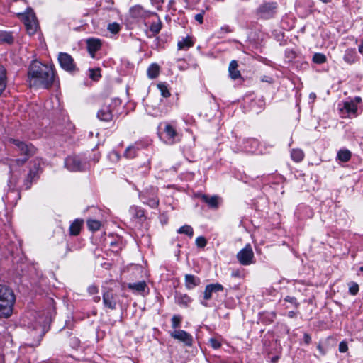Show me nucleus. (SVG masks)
Masks as SVG:
<instances>
[{
    "label": "nucleus",
    "mask_w": 363,
    "mask_h": 363,
    "mask_svg": "<svg viewBox=\"0 0 363 363\" xmlns=\"http://www.w3.org/2000/svg\"><path fill=\"white\" fill-rule=\"evenodd\" d=\"M321 1H323V3H329L332 0H320Z\"/></svg>",
    "instance_id": "obj_55"
},
{
    "label": "nucleus",
    "mask_w": 363,
    "mask_h": 363,
    "mask_svg": "<svg viewBox=\"0 0 363 363\" xmlns=\"http://www.w3.org/2000/svg\"><path fill=\"white\" fill-rule=\"evenodd\" d=\"M344 108L347 113H352L354 114H355L357 111V104L354 101L345 102Z\"/></svg>",
    "instance_id": "obj_29"
},
{
    "label": "nucleus",
    "mask_w": 363,
    "mask_h": 363,
    "mask_svg": "<svg viewBox=\"0 0 363 363\" xmlns=\"http://www.w3.org/2000/svg\"><path fill=\"white\" fill-rule=\"evenodd\" d=\"M178 233L180 234H186L189 237H192L194 235L193 228L190 225H184L178 230Z\"/></svg>",
    "instance_id": "obj_31"
},
{
    "label": "nucleus",
    "mask_w": 363,
    "mask_h": 363,
    "mask_svg": "<svg viewBox=\"0 0 363 363\" xmlns=\"http://www.w3.org/2000/svg\"><path fill=\"white\" fill-rule=\"evenodd\" d=\"M164 132L166 133L169 139L174 140L177 135V132L175 128L170 124H167L164 128Z\"/></svg>",
    "instance_id": "obj_26"
},
{
    "label": "nucleus",
    "mask_w": 363,
    "mask_h": 363,
    "mask_svg": "<svg viewBox=\"0 0 363 363\" xmlns=\"http://www.w3.org/2000/svg\"><path fill=\"white\" fill-rule=\"evenodd\" d=\"M285 301H287V302H289V303H294L295 304L296 306H298V303H296V298L294 297H291V296H286L285 298Z\"/></svg>",
    "instance_id": "obj_45"
},
{
    "label": "nucleus",
    "mask_w": 363,
    "mask_h": 363,
    "mask_svg": "<svg viewBox=\"0 0 363 363\" xmlns=\"http://www.w3.org/2000/svg\"><path fill=\"white\" fill-rule=\"evenodd\" d=\"M128 288L132 290L137 291L138 292L143 291L146 288L147 285L145 281H141L137 283H130L128 285Z\"/></svg>",
    "instance_id": "obj_21"
},
{
    "label": "nucleus",
    "mask_w": 363,
    "mask_h": 363,
    "mask_svg": "<svg viewBox=\"0 0 363 363\" xmlns=\"http://www.w3.org/2000/svg\"><path fill=\"white\" fill-rule=\"evenodd\" d=\"M15 296L13 291L4 284H0V317L9 318L13 312Z\"/></svg>",
    "instance_id": "obj_2"
},
{
    "label": "nucleus",
    "mask_w": 363,
    "mask_h": 363,
    "mask_svg": "<svg viewBox=\"0 0 363 363\" xmlns=\"http://www.w3.org/2000/svg\"><path fill=\"white\" fill-rule=\"evenodd\" d=\"M171 337L184 342L186 345H191L192 337L184 330H175L171 333Z\"/></svg>",
    "instance_id": "obj_11"
},
{
    "label": "nucleus",
    "mask_w": 363,
    "mask_h": 363,
    "mask_svg": "<svg viewBox=\"0 0 363 363\" xmlns=\"http://www.w3.org/2000/svg\"><path fill=\"white\" fill-rule=\"evenodd\" d=\"M87 225L92 231L98 230L101 227V223L96 220H88Z\"/></svg>",
    "instance_id": "obj_32"
},
{
    "label": "nucleus",
    "mask_w": 363,
    "mask_h": 363,
    "mask_svg": "<svg viewBox=\"0 0 363 363\" xmlns=\"http://www.w3.org/2000/svg\"><path fill=\"white\" fill-rule=\"evenodd\" d=\"M203 13L204 11H203L202 13H198L195 16L196 21H197L200 24H202L203 22Z\"/></svg>",
    "instance_id": "obj_44"
},
{
    "label": "nucleus",
    "mask_w": 363,
    "mask_h": 363,
    "mask_svg": "<svg viewBox=\"0 0 363 363\" xmlns=\"http://www.w3.org/2000/svg\"><path fill=\"white\" fill-rule=\"evenodd\" d=\"M160 1H161L162 2H163V1H164V0H160Z\"/></svg>",
    "instance_id": "obj_57"
},
{
    "label": "nucleus",
    "mask_w": 363,
    "mask_h": 363,
    "mask_svg": "<svg viewBox=\"0 0 363 363\" xmlns=\"http://www.w3.org/2000/svg\"><path fill=\"white\" fill-rule=\"evenodd\" d=\"M355 101H356V103H359L361 101V98L360 97H356L355 98Z\"/></svg>",
    "instance_id": "obj_54"
},
{
    "label": "nucleus",
    "mask_w": 363,
    "mask_h": 363,
    "mask_svg": "<svg viewBox=\"0 0 363 363\" xmlns=\"http://www.w3.org/2000/svg\"><path fill=\"white\" fill-rule=\"evenodd\" d=\"M28 76L30 87L48 89L54 82L55 74L51 67L34 61L29 67Z\"/></svg>",
    "instance_id": "obj_1"
},
{
    "label": "nucleus",
    "mask_w": 363,
    "mask_h": 363,
    "mask_svg": "<svg viewBox=\"0 0 363 363\" xmlns=\"http://www.w3.org/2000/svg\"><path fill=\"white\" fill-rule=\"evenodd\" d=\"M277 5L275 3H264L257 10V14L263 18H270L275 13Z\"/></svg>",
    "instance_id": "obj_7"
},
{
    "label": "nucleus",
    "mask_w": 363,
    "mask_h": 363,
    "mask_svg": "<svg viewBox=\"0 0 363 363\" xmlns=\"http://www.w3.org/2000/svg\"><path fill=\"white\" fill-rule=\"evenodd\" d=\"M137 216H138V217H140V218L143 217V216H144L143 212V211H141V212H138V213H137Z\"/></svg>",
    "instance_id": "obj_52"
},
{
    "label": "nucleus",
    "mask_w": 363,
    "mask_h": 363,
    "mask_svg": "<svg viewBox=\"0 0 363 363\" xmlns=\"http://www.w3.org/2000/svg\"><path fill=\"white\" fill-rule=\"evenodd\" d=\"M291 158L295 162H301L303 159L304 154H303V152L301 150L294 149L291 151Z\"/></svg>",
    "instance_id": "obj_27"
},
{
    "label": "nucleus",
    "mask_w": 363,
    "mask_h": 363,
    "mask_svg": "<svg viewBox=\"0 0 363 363\" xmlns=\"http://www.w3.org/2000/svg\"><path fill=\"white\" fill-rule=\"evenodd\" d=\"M162 28V23L160 20L158 18L157 21L153 22L150 26V30L154 34H157Z\"/></svg>",
    "instance_id": "obj_30"
},
{
    "label": "nucleus",
    "mask_w": 363,
    "mask_h": 363,
    "mask_svg": "<svg viewBox=\"0 0 363 363\" xmlns=\"http://www.w3.org/2000/svg\"><path fill=\"white\" fill-rule=\"evenodd\" d=\"M108 30L112 33H117L120 30V26L117 23H110L108 26Z\"/></svg>",
    "instance_id": "obj_38"
},
{
    "label": "nucleus",
    "mask_w": 363,
    "mask_h": 363,
    "mask_svg": "<svg viewBox=\"0 0 363 363\" xmlns=\"http://www.w3.org/2000/svg\"><path fill=\"white\" fill-rule=\"evenodd\" d=\"M83 221L75 220L70 225L69 232L72 235H77L79 234Z\"/></svg>",
    "instance_id": "obj_19"
},
{
    "label": "nucleus",
    "mask_w": 363,
    "mask_h": 363,
    "mask_svg": "<svg viewBox=\"0 0 363 363\" xmlns=\"http://www.w3.org/2000/svg\"><path fill=\"white\" fill-rule=\"evenodd\" d=\"M352 154L348 150H340L337 152V158L340 161L346 162L351 158Z\"/></svg>",
    "instance_id": "obj_23"
},
{
    "label": "nucleus",
    "mask_w": 363,
    "mask_h": 363,
    "mask_svg": "<svg viewBox=\"0 0 363 363\" xmlns=\"http://www.w3.org/2000/svg\"><path fill=\"white\" fill-rule=\"evenodd\" d=\"M360 271H363V267H360Z\"/></svg>",
    "instance_id": "obj_56"
},
{
    "label": "nucleus",
    "mask_w": 363,
    "mask_h": 363,
    "mask_svg": "<svg viewBox=\"0 0 363 363\" xmlns=\"http://www.w3.org/2000/svg\"><path fill=\"white\" fill-rule=\"evenodd\" d=\"M355 54L356 52L354 49H347L344 56V60L350 64L354 62Z\"/></svg>",
    "instance_id": "obj_24"
},
{
    "label": "nucleus",
    "mask_w": 363,
    "mask_h": 363,
    "mask_svg": "<svg viewBox=\"0 0 363 363\" xmlns=\"http://www.w3.org/2000/svg\"><path fill=\"white\" fill-rule=\"evenodd\" d=\"M60 65L65 70L72 72L77 70L76 65L72 56L65 52H60L58 55Z\"/></svg>",
    "instance_id": "obj_6"
},
{
    "label": "nucleus",
    "mask_w": 363,
    "mask_h": 363,
    "mask_svg": "<svg viewBox=\"0 0 363 363\" xmlns=\"http://www.w3.org/2000/svg\"><path fill=\"white\" fill-rule=\"evenodd\" d=\"M207 241L204 237H199L196 240V244L199 247H204L206 245Z\"/></svg>",
    "instance_id": "obj_41"
},
{
    "label": "nucleus",
    "mask_w": 363,
    "mask_h": 363,
    "mask_svg": "<svg viewBox=\"0 0 363 363\" xmlns=\"http://www.w3.org/2000/svg\"><path fill=\"white\" fill-rule=\"evenodd\" d=\"M210 342H211V345L212 346V347H213L214 349H218L219 347H220L221 346V344L220 342H218L217 340L214 339V338H211L210 340Z\"/></svg>",
    "instance_id": "obj_43"
},
{
    "label": "nucleus",
    "mask_w": 363,
    "mask_h": 363,
    "mask_svg": "<svg viewBox=\"0 0 363 363\" xmlns=\"http://www.w3.org/2000/svg\"><path fill=\"white\" fill-rule=\"evenodd\" d=\"M348 350L347 343L345 341H342L339 345V351L340 352H345Z\"/></svg>",
    "instance_id": "obj_42"
},
{
    "label": "nucleus",
    "mask_w": 363,
    "mask_h": 363,
    "mask_svg": "<svg viewBox=\"0 0 363 363\" xmlns=\"http://www.w3.org/2000/svg\"><path fill=\"white\" fill-rule=\"evenodd\" d=\"M24 24L29 35H33L36 32L38 23L34 16H31V18L30 16H27L25 18Z\"/></svg>",
    "instance_id": "obj_14"
},
{
    "label": "nucleus",
    "mask_w": 363,
    "mask_h": 363,
    "mask_svg": "<svg viewBox=\"0 0 363 363\" xmlns=\"http://www.w3.org/2000/svg\"><path fill=\"white\" fill-rule=\"evenodd\" d=\"M310 98L312 99H315V94L314 93H311L310 94Z\"/></svg>",
    "instance_id": "obj_53"
},
{
    "label": "nucleus",
    "mask_w": 363,
    "mask_h": 363,
    "mask_svg": "<svg viewBox=\"0 0 363 363\" xmlns=\"http://www.w3.org/2000/svg\"><path fill=\"white\" fill-rule=\"evenodd\" d=\"M89 77L92 80L97 81L101 77L100 69H91Z\"/></svg>",
    "instance_id": "obj_37"
},
{
    "label": "nucleus",
    "mask_w": 363,
    "mask_h": 363,
    "mask_svg": "<svg viewBox=\"0 0 363 363\" xmlns=\"http://www.w3.org/2000/svg\"><path fill=\"white\" fill-rule=\"evenodd\" d=\"M33 166L30 168L29 172L24 179L23 185L26 189H29L31 187L33 181L40 177V174L42 172V161L36 158L31 162Z\"/></svg>",
    "instance_id": "obj_3"
},
{
    "label": "nucleus",
    "mask_w": 363,
    "mask_h": 363,
    "mask_svg": "<svg viewBox=\"0 0 363 363\" xmlns=\"http://www.w3.org/2000/svg\"><path fill=\"white\" fill-rule=\"evenodd\" d=\"M278 359H279V357H278V356H275V357H272V362L273 363H276V362H277V360H278Z\"/></svg>",
    "instance_id": "obj_50"
},
{
    "label": "nucleus",
    "mask_w": 363,
    "mask_h": 363,
    "mask_svg": "<svg viewBox=\"0 0 363 363\" xmlns=\"http://www.w3.org/2000/svg\"><path fill=\"white\" fill-rule=\"evenodd\" d=\"M130 14L131 17L134 18H147L149 17L151 15H156L155 13H152L148 11H145L141 6L136 5L130 8Z\"/></svg>",
    "instance_id": "obj_9"
},
{
    "label": "nucleus",
    "mask_w": 363,
    "mask_h": 363,
    "mask_svg": "<svg viewBox=\"0 0 363 363\" xmlns=\"http://www.w3.org/2000/svg\"><path fill=\"white\" fill-rule=\"evenodd\" d=\"M194 43L191 40L190 37H186V38L183 39L182 41H179L177 44L178 49L179 50H183L186 48H189L191 46H193Z\"/></svg>",
    "instance_id": "obj_25"
},
{
    "label": "nucleus",
    "mask_w": 363,
    "mask_h": 363,
    "mask_svg": "<svg viewBox=\"0 0 363 363\" xmlns=\"http://www.w3.org/2000/svg\"><path fill=\"white\" fill-rule=\"evenodd\" d=\"M254 253L250 245L241 250L237 255V258L242 265H248L252 263Z\"/></svg>",
    "instance_id": "obj_8"
},
{
    "label": "nucleus",
    "mask_w": 363,
    "mask_h": 363,
    "mask_svg": "<svg viewBox=\"0 0 363 363\" xmlns=\"http://www.w3.org/2000/svg\"><path fill=\"white\" fill-rule=\"evenodd\" d=\"M158 204V201H151V203H150V206H157Z\"/></svg>",
    "instance_id": "obj_51"
},
{
    "label": "nucleus",
    "mask_w": 363,
    "mask_h": 363,
    "mask_svg": "<svg viewBox=\"0 0 363 363\" xmlns=\"http://www.w3.org/2000/svg\"><path fill=\"white\" fill-rule=\"evenodd\" d=\"M182 321V318L179 315H174L172 318V324L173 328H177L179 326Z\"/></svg>",
    "instance_id": "obj_40"
},
{
    "label": "nucleus",
    "mask_w": 363,
    "mask_h": 363,
    "mask_svg": "<svg viewBox=\"0 0 363 363\" xmlns=\"http://www.w3.org/2000/svg\"><path fill=\"white\" fill-rule=\"evenodd\" d=\"M65 167L70 171L77 172L86 169V164L82 163L81 160L77 156H69L65 161Z\"/></svg>",
    "instance_id": "obj_5"
},
{
    "label": "nucleus",
    "mask_w": 363,
    "mask_h": 363,
    "mask_svg": "<svg viewBox=\"0 0 363 363\" xmlns=\"http://www.w3.org/2000/svg\"><path fill=\"white\" fill-rule=\"evenodd\" d=\"M29 160L28 157H23L19 159H13L10 160L9 167L11 168L13 166L22 167Z\"/></svg>",
    "instance_id": "obj_28"
},
{
    "label": "nucleus",
    "mask_w": 363,
    "mask_h": 363,
    "mask_svg": "<svg viewBox=\"0 0 363 363\" xmlns=\"http://www.w3.org/2000/svg\"><path fill=\"white\" fill-rule=\"evenodd\" d=\"M126 158H134L136 156V150L133 146L128 147L124 153Z\"/></svg>",
    "instance_id": "obj_36"
},
{
    "label": "nucleus",
    "mask_w": 363,
    "mask_h": 363,
    "mask_svg": "<svg viewBox=\"0 0 363 363\" xmlns=\"http://www.w3.org/2000/svg\"><path fill=\"white\" fill-rule=\"evenodd\" d=\"M158 88L160 89L162 95L164 97H169L170 96V92L169 91L167 86L164 84H158Z\"/></svg>",
    "instance_id": "obj_39"
},
{
    "label": "nucleus",
    "mask_w": 363,
    "mask_h": 363,
    "mask_svg": "<svg viewBox=\"0 0 363 363\" xmlns=\"http://www.w3.org/2000/svg\"><path fill=\"white\" fill-rule=\"evenodd\" d=\"M349 292L351 295L355 296L359 292V285L356 282L349 283Z\"/></svg>",
    "instance_id": "obj_33"
},
{
    "label": "nucleus",
    "mask_w": 363,
    "mask_h": 363,
    "mask_svg": "<svg viewBox=\"0 0 363 363\" xmlns=\"http://www.w3.org/2000/svg\"><path fill=\"white\" fill-rule=\"evenodd\" d=\"M160 72V67L157 64H152L147 69V75L150 79L156 78Z\"/></svg>",
    "instance_id": "obj_22"
},
{
    "label": "nucleus",
    "mask_w": 363,
    "mask_h": 363,
    "mask_svg": "<svg viewBox=\"0 0 363 363\" xmlns=\"http://www.w3.org/2000/svg\"><path fill=\"white\" fill-rule=\"evenodd\" d=\"M198 197L201 198L203 202L212 208H217L218 207L219 197L218 196H208L206 194H199Z\"/></svg>",
    "instance_id": "obj_13"
},
{
    "label": "nucleus",
    "mask_w": 363,
    "mask_h": 363,
    "mask_svg": "<svg viewBox=\"0 0 363 363\" xmlns=\"http://www.w3.org/2000/svg\"><path fill=\"white\" fill-rule=\"evenodd\" d=\"M303 339H304V342L306 344H309L311 342V336L307 333L304 334Z\"/></svg>",
    "instance_id": "obj_46"
},
{
    "label": "nucleus",
    "mask_w": 363,
    "mask_h": 363,
    "mask_svg": "<svg viewBox=\"0 0 363 363\" xmlns=\"http://www.w3.org/2000/svg\"><path fill=\"white\" fill-rule=\"evenodd\" d=\"M313 60L315 63L322 64L326 61V57L323 54L315 53L313 55Z\"/></svg>",
    "instance_id": "obj_35"
},
{
    "label": "nucleus",
    "mask_w": 363,
    "mask_h": 363,
    "mask_svg": "<svg viewBox=\"0 0 363 363\" xmlns=\"http://www.w3.org/2000/svg\"><path fill=\"white\" fill-rule=\"evenodd\" d=\"M359 52L363 55V41L361 45L359 46Z\"/></svg>",
    "instance_id": "obj_48"
},
{
    "label": "nucleus",
    "mask_w": 363,
    "mask_h": 363,
    "mask_svg": "<svg viewBox=\"0 0 363 363\" xmlns=\"http://www.w3.org/2000/svg\"><path fill=\"white\" fill-rule=\"evenodd\" d=\"M9 141L14 145L16 150L23 157L30 158L36 153L37 149L31 143H26L23 141L14 138H10Z\"/></svg>",
    "instance_id": "obj_4"
},
{
    "label": "nucleus",
    "mask_w": 363,
    "mask_h": 363,
    "mask_svg": "<svg viewBox=\"0 0 363 363\" xmlns=\"http://www.w3.org/2000/svg\"><path fill=\"white\" fill-rule=\"evenodd\" d=\"M296 315V313L294 311H289V316L290 318H294Z\"/></svg>",
    "instance_id": "obj_49"
},
{
    "label": "nucleus",
    "mask_w": 363,
    "mask_h": 363,
    "mask_svg": "<svg viewBox=\"0 0 363 363\" xmlns=\"http://www.w3.org/2000/svg\"><path fill=\"white\" fill-rule=\"evenodd\" d=\"M86 43L89 52L93 55L95 52L100 49L101 45L100 40L94 38L88 39Z\"/></svg>",
    "instance_id": "obj_16"
},
{
    "label": "nucleus",
    "mask_w": 363,
    "mask_h": 363,
    "mask_svg": "<svg viewBox=\"0 0 363 363\" xmlns=\"http://www.w3.org/2000/svg\"><path fill=\"white\" fill-rule=\"evenodd\" d=\"M13 40L14 38L11 33L5 31L0 32V43H6L8 44H12Z\"/></svg>",
    "instance_id": "obj_20"
},
{
    "label": "nucleus",
    "mask_w": 363,
    "mask_h": 363,
    "mask_svg": "<svg viewBox=\"0 0 363 363\" xmlns=\"http://www.w3.org/2000/svg\"><path fill=\"white\" fill-rule=\"evenodd\" d=\"M186 2L188 1V0H185Z\"/></svg>",
    "instance_id": "obj_58"
},
{
    "label": "nucleus",
    "mask_w": 363,
    "mask_h": 363,
    "mask_svg": "<svg viewBox=\"0 0 363 363\" xmlns=\"http://www.w3.org/2000/svg\"><path fill=\"white\" fill-rule=\"evenodd\" d=\"M178 303L184 306H187L191 302V298L187 295H181L178 297Z\"/></svg>",
    "instance_id": "obj_34"
},
{
    "label": "nucleus",
    "mask_w": 363,
    "mask_h": 363,
    "mask_svg": "<svg viewBox=\"0 0 363 363\" xmlns=\"http://www.w3.org/2000/svg\"><path fill=\"white\" fill-rule=\"evenodd\" d=\"M185 283H186V286L189 289H191L199 284L200 280L199 278H196L194 275L186 274L185 276Z\"/></svg>",
    "instance_id": "obj_18"
},
{
    "label": "nucleus",
    "mask_w": 363,
    "mask_h": 363,
    "mask_svg": "<svg viewBox=\"0 0 363 363\" xmlns=\"http://www.w3.org/2000/svg\"><path fill=\"white\" fill-rule=\"evenodd\" d=\"M318 349L319 350V351L320 352V353L322 354H323V355L325 354V351L323 350V348L320 344H318Z\"/></svg>",
    "instance_id": "obj_47"
},
{
    "label": "nucleus",
    "mask_w": 363,
    "mask_h": 363,
    "mask_svg": "<svg viewBox=\"0 0 363 363\" xmlns=\"http://www.w3.org/2000/svg\"><path fill=\"white\" fill-rule=\"evenodd\" d=\"M103 300L104 304L109 308L113 309L116 307V301L113 298V294L111 291H107L104 294Z\"/></svg>",
    "instance_id": "obj_17"
},
{
    "label": "nucleus",
    "mask_w": 363,
    "mask_h": 363,
    "mask_svg": "<svg viewBox=\"0 0 363 363\" xmlns=\"http://www.w3.org/2000/svg\"><path fill=\"white\" fill-rule=\"evenodd\" d=\"M97 117L104 121H110L113 118L112 111L110 108L109 101H106L103 107L98 111Z\"/></svg>",
    "instance_id": "obj_10"
},
{
    "label": "nucleus",
    "mask_w": 363,
    "mask_h": 363,
    "mask_svg": "<svg viewBox=\"0 0 363 363\" xmlns=\"http://www.w3.org/2000/svg\"><path fill=\"white\" fill-rule=\"evenodd\" d=\"M223 291V286L218 283L208 284L206 286L203 298L205 300H209L213 297V294Z\"/></svg>",
    "instance_id": "obj_12"
},
{
    "label": "nucleus",
    "mask_w": 363,
    "mask_h": 363,
    "mask_svg": "<svg viewBox=\"0 0 363 363\" xmlns=\"http://www.w3.org/2000/svg\"><path fill=\"white\" fill-rule=\"evenodd\" d=\"M238 62L236 60H232L229 65L228 71L232 79H237L241 77L240 72L238 69Z\"/></svg>",
    "instance_id": "obj_15"
}]
</instances>
